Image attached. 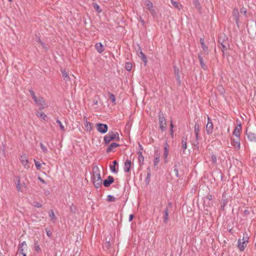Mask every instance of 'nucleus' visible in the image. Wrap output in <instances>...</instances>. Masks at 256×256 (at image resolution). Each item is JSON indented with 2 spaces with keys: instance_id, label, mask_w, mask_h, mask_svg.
I'll return each mask as SVG.
<instances>
[{
  "instance_id": "f257e3e1",
  "label": "nucleus",
  "mask_w": 256,
  "mask_h": 256,
  "mask_svg": "<svg viewBox=\"0 0 256 256\" xmlns=\"http://www.w3.org/2000/svg\"><path fill=\"white\" fill-rule=\"evenodd\" d=\"M200 42L202 50L200 53L198 54V59L202 68L203 69L206 70V66L204 63L203 58L208 54V48L204 44V39L200 38Z\"/></svg>"
},
{
  "instance_id": "f03ea898",
  "label": "nucleus",
  "mask_w": 256,
  "mask_h": 256,
  "mask_svg": "<svg viewBox=\"0 0 256 256\" xmlns=\"http://www.w3.org/2000/svg\"><path fill=\"white\" fill-rule=\"evenodd\" d=\"M92 178L94 186L96 188H99L102 186V180L100 176V170L97 166L92 168Z\"/></svg>"
},
{
  "instance_id": "7ed1b4c3",
  "label": "nucleus",
  "mask_w": 256,
  "mask_h": 256,
  "mask_svg": "<svg viewBox=\"0 0 256 256\" xmlns=\"http://www.w3.org/2000/svg\"><path fill=\"white\" fill-rule=\"evenodd\" d=\"M249 236L246 232L243 234L242 239H238V248L241 252L244 251L248 242Z\"/></svg>"
},
{
  "instance_id": "20e7f679",
  "label": "nucleus",
  "mask_w": 256,
  "mask_h": 256,
  "mask_svg": "<svg viewBox=\"0 0 256 256\" xmlns=\"http://www.w3.org/2000/svg\"><path fill=\"white\" fill-rule=\"evenodd\" d=\"M104 140L106 144H108L112 140H120V136L118 132H110L108 134L104 136Z\"/></svg>"
},
{
  "instance_id": "39448f33",
  "label": "nucleus",
  "mask_w": 256,
  "mask_h": 256,
  "mask_svg": "<svg viewBox=\"0 0 256 256\" xmlns=\"http://www.w3.org/2000/svg\"><path fill=\"white\" fill-rule=\"evenodd\" d=\"M248 139L254 142H256V128H248L246 131Z\"/></svg>"
},
{
  "instance_id": "423d86ee",
  "label": "nucleus",
  "mask_w": 256,
  "mask_h": 256,
  "mask_svg": "<svg viewBox=\"0 0 256 256\" xmlns=\"http://www.w3.org/2000/svg\"><path fill=\"white\" fill-rule=\"evenodd\" d=\"M158 120L160 128L162 132H164L166 129V120L164 116V114L161 112H160L158 114Z\"/></svg>"
},
{
  "instance_id": "0eeeda50",
  "label": "nucleus",
  "mask_w": 256,
  "mask_h": 256,
  "mask_svg": "<svg viewBox=\"0 0 256 256\" xmlns=\"http://www.w3.org/2000/svg\"><path fill=\"white\" fill-rule=\"evenodd\" d=\"M36 104L40 106V110H42L47 107V105L46 104L44 98L42 97H36L35 99H34Z\"/></svg>"
},
{
  "instance_id": "6e6552de",
  "label": "nucleus",
  "mask_w": 256,
  "mask_h": 256,
  "mask_svg": "<svg viewBox=\"0 0 256 256\" xmlns=\"http://www.w3.org/2000/svg\"><path fill=\"white\" fill-rule=\"evenodd\" d=\"M96 128L97 130L102 134H105L108 130V126L106 124L97 123L96 124Z\"/></svg>"
},
{
  "instance_id": "1a4fd4ad",
  "label": "nucleus",
  "mask_w": 256,
  "mask_h": 256,
  "mask_svg": "<svg viewBox=\"0 0 256 256\" xmlns=\"http://www.w3.org/2000/svg\"><path fill=\"white\" fill-rule=\"evenodd\" d=\"M182 156L186 157L190 154V150H188V152H186L187 148L186 140L184 138H182Z\"/></svg>"
},
{
  "instance_id": "9d476101",
  "label": "nucleus",
  "mask_w": 256,
  "mask_h": 256,
  "mask_svg": "<svg viewBox=\"0 0 256 256\" xmlns=\"http://www.w3.org/2000/svg\"><path fill=\"white\" fill-rule=\"evenodd\" d=\"M232 145L236 150L240 147V138L239 137L232 138Z\"/></svg>"
},
{
  "instance_id": "9b49d317",
  "label": "nucleus",
  "mask_w": 256,
  "mask_h": 256,
  "mask_svg": "<svg viewBox=\"0 0 256 256\" xmlns=\"http://www.w3.org/2000/svg\"><path fill=\"white\" fill-rule=\"evenodd\" d=\"M20 160L22 164L24 166L25 168H30L28 164V160L26 154H22L20 156Z\"/></svg>"
},
{
  "instance_id": "f8f14e48",
  "label": "nucleus",
  "mask_w": 256,
  "mask_h": 256,
  "mask_svg": "<svg viewBox=\"0 0 256 256\" xmlns=\"http://www.w3.org/2000/svg\"><path fill=\"white\" fill-rule=\"evenodd\" d=\"M145 4L147 6L148 9V10L152 15V16H154L156 14V12L154 8L152 3L150 0H146Z\"/></svg>"
},
{
  "instance_id": "ddd939ff",
  "label": "nucleus",
  "mask_w": 256,
  "mask_h": 256,
  "mask_svg": "<svg viewBox=\"0 0 256 256\" xmlns=\"http://www.w3.org/2000/svg\"><path fill=\"white\" fill-rule=\"evenodd\" d=\"M213 124L210 119L209 117L208 118V122L206 125V130L208 134H212L213 130Z\"/></svg>"
},
{
  "instance_id": "4468645a",
  "label": "nucleus",
  "mask_w": 256,
  "mask_h": 256,
  "mask_svg": "<svg viewBox=\"0 0 256 256\" xmlns=\"http://www.w3.org/2000/svg\"><path fill=\"white\" fill-rule=\"evenodd\" d=\"M242 126L240 124H238L234 128L233 132L232 135L235 137H240L241 132H242Z\"/></svg>"
},
{
  "instance_id": "2eb2a0df",
  "label": "nucleus",
  "mask_w": 256,
  "mask_h": 256,
  "mask_svg": "<svg viewBox=\"0 0 256 256\" xmlns=\"http://www.w3.org/2000/svg\"><path fill=\"white\" fill-rule=\"evenodd\" d=\"M114 178L113 176H109L107 179L104 180L103 184L105 187L109 186L112 183L114 182Z\"/></svg>"
},
{
  "instance_id": "dca6fc26",
  "label": "nucleus",
  "mask_w": 256,
  "mask_h": 256,
  "mask_svg": "<svg viewBox=\"0 0 256 256\" xmlns=\"http://www.w3.org/2000/svg\"><path fill=\"white\" fill-rule=\"evenodd\" d=\"M131 161L130 160H127L124 162V171L126 172H130L131 166Z\"/></svg>"
},
{
  "instance_id": "f3484780",
  "label": "nucleus",
  "mask_w": 256,
  "mask_h": 256,
  "mask_svg": "<svg viewBox=\"0 0 256 256\" xmlns=\"http://www.w3.org/2000/svg\"><path fill=\"white\" fill-rule=\"evenodd\" d=\"M194 134L196 136V142L194 143L193 142V146L198 148L200 144V141L202 140V137L200 134L194 133Z\"/></svg>"
},
{
  "instance_id": "a211bd4d",
  "label": "nucleus",
  "mask_w": 256,
  "mask_h": 256,
  "mask_svg": "<svg viewBox=\"0 0 256 256\" xmlns=\"http://www.w3.org/2000/svg\"><path fill=\"white\" fill-rule=\"evenodd\" d=\"M95 48L97 52L100 54H102L104 50V46L101 42L96 43L95 45Z\"/></svg>"
},
{
  "instance_id": "6ab92c4d",
  "label": "nucleus",
  "mask_w": 256,
  "mask_h": 256,
  "mask_svg": "<svg viewBox=\"0 0 256 256\" xmlns=\"http://www.w3.org/2000/svg\"><path fill=\"white\" fill-rule=\"evenodd\" d=\"M151 176V170L150 167L146 169V177L145 180V182L146 185L148 184L150 182V178Z\"/></svg>"
},
{
  "instance_id": "aec40b11",
  "label": "nucleus",
  "mask_w": 256,
  "mask_h": 256,
  "mask_svg": "<svg viewBox=\"0 0 256 256\" xmlns=\"http://www.w3.org/2000/svg\"><path fill=\"white\" fill-rule=\"evenodd\" d=\"M120 146V144L116 143V142H112V143L106 149V152H110L111 151H112L114 148H115L116 147H118Z\"/></svg>"
},
{
  "instance_id": "412c9836",
  "label": "nucleus",
  "mask_w": 256,
  "mask_h": 256,
  "mask_svg": "<svg viewBox=\"0 0 256 256\" xmlns=\"http://www.w3.org/2000/svg\"><path fill=\"white\" fill-rule=\"evenodd\" d=\"M60 72L62 74V78L66 82H68L70 80V78L68 72L64 69H61Z\"/></svg>"
},
{
  "instance_id": "4be33fe9",
  "label": "nucleus",
  "mask_w": 256,
  "mask_h": 256,
  "mask_svg": "<svg viewBox=\"0 0 256 256\" xmlns=\"http://www.w3.org/2000/svg\"><path fill=\"white\" fill-rule=\"evenodd\" d=\"M42 110H38L36 112V114L38 117L42 119L43 120H46L47 118L46 115L43 112L41 111Z\"/></svg>"
},
{
  "instance_id": "5701e85b",
  "label": "nucleus",
  "mask_w": 256,
  "mask_h": 256,
  "mask_svg": "<svg viewBox=\"0 0 256 256\" xmlns=\"http://www.w3.org/2000/svg\"><path fill=\"white\" fill-rule=\"evenodd\" d=\"M168 208H166L164 211V222L166 224L168 222Z\"/></svg>"
},
{
  "instance_id": "b1692460",
  "label": "nucleus",
  "mask_w": 256,
  "mask_h": 256,
  "mask_svg": "<svg viewBox=\"0 0 256 256\" xmlns=\"http://www.w3.org/2000/svg\"><path fill=\"white\" fill-rule=\"evenodd\" d=\"M84 127L85 129L87 132H90L92 130V124L90 122H88L86 120L85 124H84Z\"/></svg>"
},
{
  "instance_id": "393cba45",
  "label": "nucleus",
  "mask_w": 256,
  "mask_h": 256,
  "mask_svg": "<svg viewBox=\"0 0 256 256\" xmlns=\"http://www.w3.org/2000/svg\"><path fill=\"white\" fill-rule=\"evenodd\" d=\"M138 162L140 164H143L144 162V156H142V152H138Z\"/></svg>"
},
{
  "instance_id": "a878e982",
  "label": "nucleus",
  "mask_w": 256,
  "mask_h": 256,
  "mask_svg": "<svg viewBox=\"0 0 256 256\" xmlns=\"http://www.w3.org/2000/svg\"><path fill=\"white\" fill-rule=\"evenodd\" d=\"M27 244L26 242H23L21 243V244L19 246V250L20 252H24V249L26 248Z\"/></svg>"
},
{
  "instance_id": "bb28decb",
  "label": "nucleus",
  "mask_w": 256,
  "mask_h": 256,
  "mask_svg": "<svg viewBox=\"0 0 256 256\" xmlns=\"http://www.w3.org/2000/svg\"><path fill=\"white\" fill-rule=\"evenodd\" d=\"M113 165L110 166V169L111 171L113 172L117 173L118 170H116V166H118V162L116 160H114L113 162Z\"/></svg>"
},
{
  "instance_id": "cd10ccee",
  "label": "nucleus",
  "mask_w": 256,
  "mask_h": 256,
  "mask_svg": "<svg viewBox=\"0 0 256 256\" xmlns=\"http://www.w3.org/2000/svg\"><path fill=\"white\" fill-rule=\"evenodd\" d=\"M194 4L195 7L198 11L200 12L201 9V6L200 4L198 1V0H193V4Z\"/></svg>"
},
{
  "instance_id": "c85d7f7f",
  "label": "nucleus",
  "mask_w": 256,
  "mask_h": 256,
  "mask_svg": "<svg viewBox=\"0 0 256 256\" xmlns=\"http://www.w3.org/2000/svg\"><path fill=\"white\" fill-rule=\"evenodd\" d=\"M168 146L167 143L166 144V146H164V159L166 160V158L168 154V149L167 148L166 146Z\"/></svg>"
},
{
  "instance_id": "c756f323",
  "label": "nucleus",
  "mask_w": 256,
  "mask_h": 256,
  "mask_svg": "<svg viewBox=\"0 0 256 256\" xmlns=\"http://www.w3.org/2000/svg\"><path fill=\"white\" fill-rule=\"evenodd\" d=\"M232 14L234 16V17L235 20L238 22V9H234L232 12Z\"/></svg>"
},
{
  "instance_id": "7c9ffc66",
  "label": "nucleus",
  "mask_w": 256,
  "mask_h": 256,
  "mask_svg": "<svg viewBox=\"0 0 256 256\" xmlns=\"http://www.w3.org/2000/svg\"><path fill=\"white\" fill-rule=\"evenodd\" d=\"M56 123L58 124L60 129L62 131L64 132L66 131V129L64 127V126L62 125V123L59 120H56Z\"/></svg>"
},
{
  "instance_id": "2f4dec72",
  "label": "nucleus",
  "mask_w": 256,
  "mask_h": 256,
  "mask_svg": "<svg viewBox=\"0 0 256 256\" xmlns=\"http://www.w3.org/2000/svg\"><path fill=\"white\" fill-rule=\"evenodd\" d=\"M106 200L109 202H113L116 201V198L114 196L109 194L107 196Z\"/></svg>"
},
{
  "instance_id": "473e14b6",
  "label": "nucleus",
  "mask_w": 256,
  "mask_h": 256,
  "mask_svg": "<svg viewBox=\"0 0 256 256\" xmlns=\"http://www.w3.org/2000/svg\"><path fill=\"white\" fill-rule=\"evenodd\" d=\"M93 6L94 8L98 12L100 13L102 12V10L100 8V6L96 4V3H94Z\"/></svg>"
},
{
  "instance_id": "72a5a7b5",
  "label": "nucleus",
  "mask_w": 256,
  "mask_h": 256,
  "mask_svg": "<svg viewBox=\"0 0 256 256\" xmlns=\"http://www.w3.org/2000/svg\"><path fill=\"white\" fill-rule=\"evenodd\" d=\"M140 54L141 58H142V60H143V62H144L145 63H146L147 62L146 57L142 50L140 51Z\"/></svg>"
},
{
  "instance_id": "f704fd0d",
  "label": "nucleus",
  "mask_w": 256,
  "mask_h": 256,
  "mask_svg": "<svg viewBox=\"0 0 256 256\" xmlns=\"http://www.w3.org/2000/svg\"><path fill=\"white\" fill-rule=\"evenodd\" d=\"M49 216L51 218L52 220L54 222V220H56V216L52 210H51L50 212Z\"/></svg>"
},
{
  "instance_id": "c9c22d12",
  "label": "nucleus",
  "mask_w": 256,
  "mask_h": 256,
  "mask_svg": "<svg viewBox=\"0 0 256 256\" xmlns=\"http://www.w3.org/2000/svg\"><path fill=\"white\" fill-rule=\"evenodd\" d=\"M132 68V64L131 62H126V69L128 71H130Z\"/></svg>"
},
{
  "instance_id": "e433bc0d",
  "label": "nucleus",
  "mask_w": 256,
  "mask_h": 256,
  "mask_svg": "<svg viewBox=\"0 0 256 256\" xmlns=\"http://www.w3.org/2000/svg\"><path fill=\"white\" fill-rule=\"evenodd\" d=\"M36 41L38 42L41 44V46H42L43 48H46V49L47 48L46 47V44H44V42H42L40 38V37H38L36 38Z\"/></svg>"
},
{
  "instance_id": "4c0bfd02",
  "label": "nucleus",
  "mask_w": 256,
  "mask_h": 256,
  "mask_svg": "<svg viewBox=\"0 0 256 256\" xmlns=\"http://www.w3.org/2000/svg\"><path fill=\"white\" fill-rule=\"evenodd\" d=\"M200 125L198 124H196L194 125V133L200 134Z\"/></svg>"
},
{
  "instance_id": "58836bf2",
  "label": "nucleus",
  "mask_w": 256,
  "mask_h": 256,
  "mask_svg": "<svg viewBox=\"0 0 256 256\" xmlns=\"http://www.w3.org/2000/svg\"><path fill=\"white\" fill-rule=\"evenodd\" d=\"M34 248L36 252H39L41 250L40 246L38 244V242L34 243Z\"/></svg>"
},
{
  "instance_id": "ea45409f",
  "label": "nucleus",
  "mask_w": 256,
  "mask_h": 256,
  "mask_svg": "<svg viewBox=\"0 0 256 256\" xmlns=\"http://www.w3.org/2000/svg\"><path fill=\"white\" fill-rule=\"evenodd\" d=\"M40 146L41 149L42 150V152L46 154L48 152V149L42 143H40Z\"/></svg>"
},
{
  "instance_id": "a19ab883",
  "label": "nucleus",
  "mask_w": 256,
  "mask_h": 256,
  "mask_svg": "<svg viewBox=\"0 0 256 256\" xmlns=\"http://www.w3.org/2000/svg\"><path fill=\"white\" fill-rule=\"evenodd\" d=\"M160 162V156L159 154L157 156L154 158V166H156Z\"/></svg>"
},
{
  "instance_id": "79ce46f5",
  "label": "nucleus",
  "mask_w": 256,
  "mask_h": 256,
  "mask_svg": "<svg viewBox=\"0 0 256 256\" xmlns=\"http://www.w3.org/2000/svg\"><path fill=\"white\" fill-rule=\"evenodd\" d=\"M34 162L37 170H40L41 168V164L35 160H34Z\"/></svg>"
},
{
  "instance_id": "37998d69",
  "label": "nucleus",
  "mask_w": 256,
  "mask_h": 256,
  "mask_svg": "<svg viewBox=\"0 0 256 256\" xmlns=\"http://www.w3.org/2000/svg\"><path fill=\"white\" fill-rule=\"evenodd\" d=\"M16 188H17L18 191L22 192V186L20 184V180H18V182L16 183Z\"/></svg>"
},
{
  "instance_id": "c03bdc74",
  "label": "nucleus",
  "mask_w": 256,
  "mask_h": 256,
  "mask_svg": "<svg viewBox=\"0 0 256 256\" xmlns=\"http://www.w3.org/2000/svg\"><path fill=\"white\" fill-rule=\"evenodd\" d=\"M171 2H172V6L176 8H178L179 9V6H180V4L176 2H174V0H171Z\"/></svg>"
},
{
  "instance_id": "a18cd8bd",
  "label": "nucleus",
  "mask_w": 256,
  "mask_h": 256,
  "mask_svg": "<svg viewBox=\"0 0 256 256\" xmlns=\"http://www.w3.org/2000/svg\"><path fill=\"white\" fill-rule=\"evenodd\" d=\"M110 247V242H106L104 245V249L108 250Z\"/></svg>"
},
{
  "instance_id": "49530a36",
  "label": "nucleus",
  "mask_w": 256,
  "mask_h": 256,
  "mask_svg": "<svg viewBox=\"0 0 256 256\" xmlns=\"http://www.w3.org/2000/svg\"><path fill=\"white\" fill-rule=\"evenodd\" d=\"M173 128H174V124H172V122L171 121L170 124V135L172 137L173 136V135H174Z\"/></svg>"
},
{
  "instance_id": "de8ad7c7",
  "label": "nucleus",
  "mask_w": 256,
  "mask_h": 256,
  "mask_svg": "<svg viewBox=\"0 0 256 256\" xmlns=\"http://www.w3.org/2000/svg\"><path fill=\"white\" fill-rule=\"evenodd\" d=\"M176 76V81H177V82H178V86H180L181 84V82H180V74H176L175 75Z\"/></svg>"
},
{
  "instance_id": "09e8293b",
  "label": "nucleus",
  "mask_w": 256,
  "mask_h": 256,
  "mask_svg": "<svg viewBox=\"0 0 256 256\" xmlns=\"http://www.w3.org/2000/svg\"><path fill=\"white\" fill-rule=\"evenodd\" d=\"M110 98L112 100V101L113 103H115L116 98H115V96H114V94H110Z\"/></svg>"
},
{
  "instance_id": "8fccbe9b",
  "label": "nucleus",
  "mask_w": 256,
  "mask_h": 256,
  "mask_svg": "<svg viewBox=\"0 0 256 256\" xmlns=\"http://www.w3.org/2000/svg\"><path fill=\"white\" fill-rule=\"evenodd\" d=\"M174 171L175 174L176 176V177H178V169L176 164H175L174 166Z\"/></svg>"
},
{
  "instance_id": "3c124183",
  "label": "nucleus",
  "mask_w": 256,
  "mask_h": 256,
  "mask_svg": "<svg viewBox=\"0 0 256 256\" xmlns=\"http://www.w3.org/2000/svg\"><path fill=\"white\" fill-rule=\"evenodd\" d=\"M29 92H30V94H31V96H32V98L33 100H34V99H35V98H36V95H35V94H34V91L32 89H30V90H29Z\"/></svg>"
},
{
  "instance_id": "603ef678",
  "label": "nucleus",
  "mask_w": 256,
  "mask_h": 256,
  "mask_svg": "<svg viewBox=\"0 0 256 256\" xmlns=\"http://www.w3.org/2000/svg\"><path fill=\"white\" fill-rule=\"evenodd\" d=\"M34 206L36 208H41L42 206L38 202H36L34 203Z\"/></svg>"
},
{
  "instance_id": "864d4df0",
  "label": "nucleus",
  "mask_w": 256,
  "mask_h": 256,
  "mask_svg": "<svg viewBox=\"0 0 256 256\" xmlns=\"http://www.w3.org/2000/svg\"><path fill=\"white\" fill-rule=\"evenodd\" d=\"M174 72L175 75L179 74V69L176 66H174Z\"/></svg>"
},
{
  "instance_id": "5fc2aeb1",
  "label": "nucleus",
  "mask_w": 256,
  "mask_h": 256,
  "mask_svg": "<svg viewBox=\"0 0 256 256\" xmlns=\"http://www.w3.org/2000/svg\"><path fill=\"white\" fill-rule=\"evenodd\" d=\"M240 12L241 13H243L244 14H246V8H242L240 9Z\"/></svg>"
},
{
  "instance_id": "6e6d98bb",
  "label": "nucleus",
  "mask_w": 256,
  "mask_h": 256,
  "mask_svg": "<svg viewBox=\"0 0 256 256\" xmlns=\"http://www.w3.org/2000/svg\"><path fill=\"white\" fill-rule=\"evenodd\" d=\"M38 180L41 182L42 183L46 184V182L44 181V180H43L41 177L39 176L38 177Z\"/></svg>"
},
{
  "instance_id": "4d7b16f0",
  "label": "nucleus",
  "mask_w": 256,
  "mask_h": 256,
  "mask_svg": "<svg viewBox=\"0 0 256 256\" xmlns=\"http://www.w3.org/2000/svg\"><path fill=\"white\" fill-rule=\"evenodd\" d=\"M46 234L47 236H48V237H50L52 235V232H50V230H47L46 229Z\"/></svg>"
},
{
  "instance_id": "13d9d810",
  "label": "nucleus",
  "mask_w": 256,
  "mask_h": 256,
  "mask_svg": "<svg viewBox=\"0 0 256 256\" xmlns=\"http://www.w3.org/2000/svg\"><path fill=\"white\" fill-rule=\"evenodd\" d=\"M134 218V215L133 214H130V216H129V221L130 222L132 220V218Z\"/></svg>"
},
{
  "instance_id": "bf43d9fd",
  "label": "nucleus",
  "mask_w": 256,
  "mask_h": 256,
  "mask_svg": "<svg viewBox=\"0 0 256 256\" xmlns=\"http://www.w3.org/2000/svg\"><path fill=\"white\" fill-rule=\"evenodd\" d=\"M93 102L94 105H96L98 104V101L97 100H94Z\"/></svg>"
},
{
  "instance_id": "052dcab7",
  "label": "nucleus",
  "mask_w": 256,
  "mask_h": 256,
  "mask_svg": "<svg viewBox=\"0 0 256 256\" xmlns=\"http://www.w3.org/2000/svg\"><path fill=\"white\" fill-rule=\"evenodd\" d=\"M20 254H22V256H26V254L24 252H20Z\"/></svg>"
},
{
  "instance_id": "680f3d73",
  "label": "nucleus",
  "mask_w": 256,
  "mask_h": 256,
  "mask_svg": "<svg viewBox=\"0 0 256 256\" xmlns=\"http://www.w3.org/2000/svg\"><path fill=\"white\" fill-rule=\"evenodd\" d=\"M212 160H213V161H214V162H216V157H214H214H212Z\"/></svg>"
},
{
  "instance_id": "e2e57ef3",
  "label": "nucleus",
  "mask_w": 256,
  "mask_h": 256,
  "mask_svg": "<svg viewBox=\"0 0 256 256\" xmlns=\"http://www.w3.org/2000/svg\"><path fill=\"white\" fill-rule=\"evenodd\" d=\"M168 206H172V203H171V202H169V203H168Z\"/></svg>"
},
{
  "instance_id": "0e129e2a",
  "label": "nucleus",
  "mask_w": 256,
  "mask_h": 256,
  "mask_svg": "<svg viewBox=\"0 0 256 256\" xmlns=\"http://www.w3.org/2000/svg\"><path fill=\"white\" fill-rule=\"evenodd\" d=\"M140 148H141V149H142V145H140Z\"/></svg>"
},
{
  "instance_id": "69168bd1",
  "label": "nucleus",
  "mask_w": 256,
  "mask_h": 256,
  "mask_svg": "<svg viewBox=\"0 0 256 256\" xmlns=\"http://www.w3.org/2000/svg\"><path fill=\"white\" fill-rule=\"evenodd\" d=\"M140 148H141V149H142V145H140Z\"/></svg>"
},
{
  "instance_id": "338daca9",
  "label": "nucleus",
  "mask_w": 256,
  "mask_h": 256,
  "mask_svg": "<svg viewBox=\"0 0 256 256\" xmlns=\"http://www.w3.org/2000/svg\"><path fill=\"white\" fill-rule=\"evenodd\" d=\"M42 164H45V163L44 162H42Z\"/></svg>"
},
{
  "instance_id": "774afa93",
  "label": "nucleus",
  "mask_w": 256,
  "mask_h": 256,
  "mask_svg": "<svg viewBox=\"0 0 256 256\" xmlns=\"http://www.w3.org/2000/svg\"><path fill=\"white\" fill-rule=\"evenodd\" d=\"M12 0H8L9 2H12Z\"/></svg>"
}]
</instances>
